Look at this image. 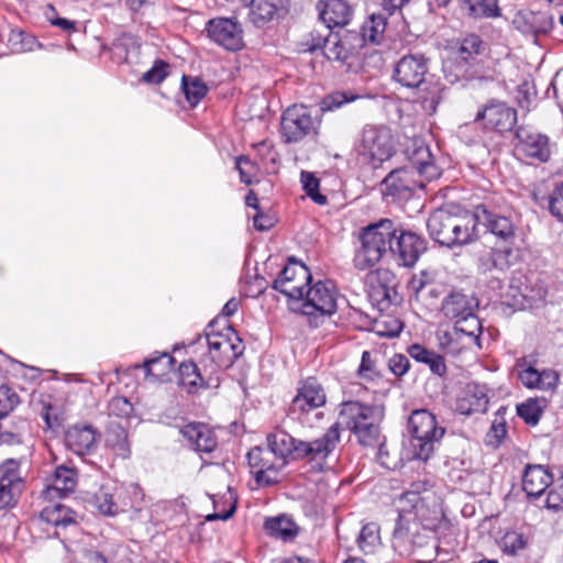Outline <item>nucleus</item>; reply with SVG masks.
I'll list each match as a JSON object with an SVG mask.
<instances>
[{
    "instance_id": "nucleus-1",
    "label": "nucleus",
    "mask_w": 563,
    "mask_h": 563,
    "mask_svg": "<svg viewBox=\"0 0 563 563\" xmlns=\"http://www.w3.org/2000/svg\"><path fill=\"white\" fill-rule=\"evenodd\" d=\"M382 412L373 406L358 401H346L341 405L338 421L325 432L334 431L336 440L333 451L340 442L341 430L351 431L363 446H375L380 439Z\"/></svg>"
},
{
    "instance_id": "nucleus-2",
    "label": "nucleus",
    "mask_w": 563,
    "mask_h": 563,
    "mask_svg": "<svg viewBox=\"0 0 563 563\" xmlns=\"http://www.w3.org/2000/svg\"><path fill=\"white\" fill-rule=\"evenodd\" d=\"M411 519L419 521L426 530H437L444 519L441 498L434 492H426L423 497L401 494L398 499V521L394 529L398 545H401L411 530L408 526Z\"/></svg>"
},
{
    "instance_id": "nucleus-3",
    "label": "nucleus",
    "mask_w": 563,
    "mask_h": 563,
    "mask_svg": "<svg viewBox=\"0 0 563 563\" xmlns=\"http://www.w3.org/2000/svg\"><path fill=\"white\" fill-rule=\"evenodd\" d=\"M396 232L398 231L389 219H382L361 229L353 257L354 267L358 271L369 269L386 256H390V243Z\"/></svg>"
},
{
    "instance_id": "nucleus-4",
    "label": "nucleus",
    "mask_w": 563,
    "mask_h": 563,
    "mask_svg": "<svg viewBox=\"0 0 563 563\" xmlns=\"http://www.w3.org/2000/svg\"><path fill=\"white\" fill-rule=\"evenodd\" d=\"M427 228L437 243L449 249L466 245L478 236L474 232L473 213L457 214L438 209L430 214Z\"/></svg>"
},
{
    "instance_id": "nucleus-5",
    "label": "nucleus",
    "mask_w": 563,
    "mask_h": 563,
    "mask_svg": "<svg viewBox=\"0 0 563 563\" xmlns=\"http://www.w3.org/2000/svg\"><path fill=\"white\" fill-rule=\"evenodd\" d=\"M334 440H336L334 431L325 432L320 439L313 441L295 439L284 430H276L266 438L267 446L285 461L288 456L295 460H324L333 452Z\"/></svg>"
},
{
    "instance_id": "nucleus-6",
    "label": "nucleus",
    "mask_w": 563,
    "mask_h": 563,
    "mask_svg": "<svg viewBox=\"0 0 563 563\" xmlns=\"http://www.w3.org/2000/svg\"><path fill=\"white\" fill-rule=\"evenodd\" d=\"M213 327L214 321H211L205 330L208 353L202 357L203 369L210 375L231 367L243 353L242 340L231 327L224 332H214Z\"/></svg>"
},
{
    "instance_id": "nucleus-7",
    "label": "nucleus",
    "mask_w": 563,
    "mask_h": 563,
    "mask_svg": "<svg viewBox=\"0 0 563 563\" xmlns=\"http://www.w3.org/2000/svg\"><path fill=\"white\" fill-rule=\"evenodd\" d=\"M477 306L476 298L461 291H452L442 300L441 312L454 322L456 335H466L474 342H478L482 323L475 314Z\"/></svg>"
},
{
    "instance_id": "nucleus-8",
    "label": "nucleus",
    "mask_w": 563,
    "mask_h": 563,
    "mask_svg": "<svg viewBox=\"0 0 563 563\" xmlns=\"http://www.w3.org/2000/svg\"><path fill=\"white\" fill-rule=\"evenodd\" d=\"M408 431L411 434V449L415 459L427 461L434 446L445 434V428L439 426L435 416L427 409H417L408 418Z\"/></svg>"
},
{
    "instance_id": "nucleus-9",
    "label": "nucleus",
    "mask_w": 563,
    "mask_h": 563,
    "mask_svg": "<svg viewBox=\"0 0 563 563\" xmlns=\"http://www.w3.org/2000/svg\"><path fill=\"white\" fill-rule=\"evenodd\" d=\"M361 155L367 157L374 167L389 159L394 152V139L386 126L366 125L357 145Z\"/></svg>"
},
{
    "instance_id": "nucleus-10",
    "label": "nucleus",
    "mask_w": 563,
    "mask_h": 563,
    "mask_svg": "<svg viewBox=\"0 0 563 563\" xmlns=\"http://www.w3.org/2000/svg\"><path fill=\"white\" fill-rule=\"evenodd\" d=\"M319 123L305 106L288 107L282 115L280 132L286 143H298L318 134Z\"/></svg>"
},
{
    "instance_id": "nucleus-11",
    "label": "nucleus",
    "mask_w": 563,
    "mask_h": 563,
    "mask_svg": "<svg viewBox=\"0 0 563 563\" xmlns=\"http://www.w3.org/2000/svg\"><path fill=\"white\" fill-rule=\"evenodd\" d=\"M249 465L258 486L267 487L279 482L278 473L287 461L282 460L268 446H255L246 455Z\"/></svg>"
},
{
    "instance_id": "nucleus-12",
    "label": "nucleus",
    "mask_w": 563,
    "mask_h": 563,
    "mask_svg": "<svg viewBox=\"0 0 563 563\" xmlns=\"http://www.w3.org/2000/svg\"><path fill=\"white\" fill-rule=\"evenodd\" d=\"M311 280L312 276L308 267L290 258L278 277L274 280L273 288L284 294L289 299L301 300Z\"/></svg>"
},
{
    "instance_id": "nucleus-13",
    "label": "nucleus",
    "mask_w": 563,
    "mask_h": 563,
    "mask_svg": "<svg viewBox=\"0 0 563 563\" xmlns=\"http://www.w3.org/2000/svg\"><path fill=\"white\" fill-rule=\"evenodd\" d=\"M336 290L331 282H317L308 287L301 299V312L306 316H331L336 311Z\"/></svg>"
},
{
    "instance_id": "nucleus-14",
    "label": "nucleus",
    "mask_w": 563,
    "mask_h": 563,
    "mask_svg": "<svg viewBox=\"0 0 563 563\" xmlns=\"http://www.w3.org/2000/svg\"><path fill=\"white\" fill-rule=\"evenodd\" d=\"M428 58L423 54L404 55L394 67L393 78L408 89H417L426 82Z\"/></svg>"
},
{
    "instance_id": "nucleus-15",
    "label": "nucleus",
    "mask_w": 563,
    "mask_h": 563,
    "mask_svg": "<svg viewBox=\"0 0 563 563\" xmlns=\"http://www.w3.org/2000/svg\"><path fill=\"white\" fill-rule=\"evenodd\" d=\"M126 495L128 490L123 487L102 485L98 492L93 494L89 504L100 515L114 517L133 507L132 503L128 500Z\"/></svg>"
},
{
    "instance_id": "nucleus-16",
    "label": "nucleus",
    "mask_w": 563,
    "mask_h": 563,
    "mask_svg": "<svg viewBox=\"0 0 563 563\" xmlns=\"http://www.w3.org/2000/svg\"><path fill=\"white\" fill-rule=\"evenodd\" d=\"M427 250V242L412 232L395 233L390 243V256L401 266L412 267Z\"/></svg>"
},
{
    "instance_id": "nucleus-17",
    "label": "nucleus",
    "mask_w": 563,
    "mask_h": 563,
    "mask_svg": "<svg viewBox=\"0 0 563 563\" xmlns=\"http://www.w3.org/2000/svg\"><path fill=\"white\" fill-rule=\"evenodd\" d=\"M473 218L475 233H477V225L481 224L506 244L512 243L516 229L508 217L500 216L489 210L485 205H478L473 212Z\"/></svg>"
},
{
    "instance_id": "nucleus-18",
    "label": "nucleus",
    "mask_w": 563,
    "mask_h": 563,
    "mask_svg": "<svg viewBox=\"0 0 563 563\" xmlns=\"http://www.w3.org/2000/svg\"><path fill=\"white\" fill-rule=\"evenodd\" d=\"M485 121V128L497 132L510 131L517 122V111L501 101H490L479 110L475 122Z\"/></svg>"
},
{
    "instance_id": "nucleus-19",
    "label": "nucleus",
    "mask_w": 563,
    "mask_h": 563,
    "mask_svg": "<svg viewBox=\"0 0 563 563\" xmlns=\"http://www.w3.org/2000/svg\"><path fill=\"white\" fill-rule=\"evenodd\" d=\"M325 402L327 395L322 385L314 377H308L300 383L289 410L292 413H305L324 406Z\"/></svg>"
},
{
    "instance_id": "nucleus-20",
    "label": "nucleus",
    "mask_w": 563,
    "mask_h": 563,
    "mask_svg": "<svg viewBox=\"0 0 563 563\" xmlns=\"http://www.w3.org/2000/svg\"><path fill=\"white\" fill-rule=\"evenodd\" d=\"M208 36L228 51L242 48V30L231 19L218 18L207 23Z\"/></svg>"
},
{
    "instance_id": "nucleus-21",
    "label": "nucleus",
    "mask_w": 563,
    "mask_h": 563,
    "mask_svg": "<svg viewBox=\"0 0 563 563\" xmlns=\"http://www.w3.org/2000/svg\"><path fill=\"white\" fill-rule=\"evenodd\" d=\"M288 12V0H252L247 19L255 27H264L285 18Z\"/></svg>"
},
{
    "instance_id": "nucleus-22",
    "label": "nucleus",
    "mask_w": 563,
    "mask_h": 563,
    "mask_svg": "<svg viewBox=\"0 0 563 563\" xmlns=\"http://www.w3.org/2000/svg\"><path fill=\"white\" fill-rule=\"evenodd\" d=\"M512 25L525 35L537 36L550 32L554 21L548 11L522 9L515 14Z\"/></svg>"
},
{
    "instance_id": "nucleus-23",
    "label": "nucleus",
    "mask_w": 563,
    "mask_h": 563,
    "mask_svg": "<svg viewBox=\"0 0 563 563\" xmlns=\"http://www.w3.org/2000/svg\"><path fill=\"white\" fill-rule=\"evenodd\" d=\"M325 45L324 56L329 60L346 63L358 53L362 47V38L357 32H346L343 35L333 33Z\"/></svg>"
},
{
    "instance_id": "nucleus-24",
    "label": "nucleus",
    "mask_w": 563,
    "mask_h": 563,
    "mask_svg": "<svg viewBox=\"0 0 563 563\" xmlns=\"http://www.w3.org/2000/svg\"><path fill=\"white\" fill-rule=\"evenodd\" d=\"M407 165L391 170L383 180V192L386 196L399 197L402 192H412L417 187L423 188L426 181Z\"/></svg>"
},
{
    "instance_id": "nucleus-25",
    "label": "nucleus",
    "mask_w": 563,
    "mask_h": 563,
    "mask_svg": "<svg viewBox=\"0 0 563 563\" xmlns=\"http://www.w3.org/2000/svg\"><path fill=\"white\" fill-rule=\"evenodd\" d=\"M517 148L526 156L547 162L550 157L549 137L537 131L519 128L516 131Z\"/></svg>"
},
{
    "instance_id": "nucleus-26",
    "label": "nucleus",
    "mask_w": 563,
    "mask_h": 563,
    "mask_svg": "<svg viewBox=\"0 0 563 563\" xmlns=\"http://www.w3.org/2000/svg\"><path fill=\"white\" fill-rule=\"evenodd\" d=\"M180 434L187 441L190 449L202 452H212L218 444L217 437L212 429L201 422H190L180 429Z\"/></svg>"
},
{
    "instance_id": "nucleus-27",
    "label": "nucleus",
    "mask_w": 563,
    "mask_h": 563,
    "mask_svg": "<svg viewBox=\"0 0 563 563\" xmlns=\"http://www.w3.org/2000/svg\"><path fill=\"white\" fill-rule=\"evenodd\" d=\"M486 385L467 384L457 399L456 408L462 415L484 413L488 408L489 398Z\"/></svg>"
},
{
    "instance_id": "nucleus-28",
    "label": "nucleus",
    "mask_w": 563,
    "mask_h": 563,
    "mask_svg": "<svg viewBox=\"0 0 563 563\" xmlns=\"http://www.w3.org/2000/svg\"><path fill=\"white\" fill-rule=\"evenodd\" d=\"M98 432L91 424H74L66 430L65 444L74 453L84 455L97 446Z\"/></svg>"
},
{
    "instance_id": "nucleus-29",
    "label": "nucleus",
    "mask_w": 563,
    "mask_h": 563,
    "mask_svg": "<svg viewBox=\"0 0 563 563\" xmlns=\"http://www.w3.org/2000/svg\"><path fill=\"white\" fill-rule=\"evenodd\" d=\"M533 539V529L530 525L522 523L507 529L498 544L503 553L517 556L526 551Z\"/></svg>"
},
{
    "instance_id": "nucleus-30",
    "label": "nucleus",
    "mask_w": 563,
    "mask_h": 563,
    "mask_svg": "<svg viewBox=\"0 0 563 563\" xmlns=\"http://www.w3.org/2000/svg\"><path fill=\"white\" fill-rule=\"evenodd\" d=\"M317 8L320 20L328 29L349 24L353 13L346 0H320Z\"/></svg>"
},
{
    "instance_id": "nucleus-31",
    "label": "nucleus",
    "mask_w": 563,
    "mask_h": 563,
    "mask_svg": "<svg viewBox=\"0 0 563 563\" xmlns=\"http://www.w3.org/2000/svg\"><path fill=\"white\" fill-rule=\"evenodd\" d=\"M553 481L552 474L542 465H527L522 475V489L530 498L540 497Z\"/></svg>"
},
{
    "instance_id": "nucleus-32",
    "label": "nucleus",
    "mask_w": 563,
    "mask_h": 563,
    "mask_svg": "<svg viewBox=\"0 0 563 563\" xmlns=\"http://www.w3.org/2000/svg\"><path fill=\"white\" fill-rule=\"evenodd\" d=\"M371 291L369 296L379 303L389 305L396 296V277L388 269H377L368 276Z\"/></svg>"
},
{
    "instance_id": "nucleus-33",
    "label": "nucleus",
    "mask_w": 563,
    "mask_h": 563,
    "mask_svg": "<svg viewBox=\"0 0 563 563\" xmlns=\"http://www.w3.org/2000/svg\"><path fill=\"white\" fill-rule=\"evenodd\" d=\"M409 168L424 181L435 179L440 172L433 162V156L427 145H419L409 154Z\"/></svg>"
},
{
    "instance_id": "nucleus-34",
    "label": "nucleus",
    "mask_w": 563,
    "mask_h": 563,
    "mask_svg": "<svg viewBox=\"0 0 563 563\" xmlns=\"http://www.w3.org/2000/svg\"><path fill=\"white\" fill-rule=\"evenodd\" d=\"M393 540L395 538L393 537ZM407 543L412 544L411 552L417 556V560L423 563H431L437 556L438 545L432 538H426L420 536V533L408 532L407 538L401 542V545H398V542L394 541V547L404 551H408Z\"/></svg>"
},
{
    "instance_id": "nucleus-35",
    "label": "nucleus",
    "mask_w": 563,
    "mask_h": 563,
    "mask_svg": "<svg viewBox=\"0 0 563 563\" xmlns=\"http://www.w3.org/2000/svg\"><path fill=\"white\" fill-rule=\"evenodd\" d=\"M40 519L56 528L54 534L57 538L60 537V532L58 531L59 529H77L78 527L76 514L69 507L62 504L45 507L40 512Z\"/></svg>"
},
{
    "instance_id": "nucleus-36",
    "label": "nucleus",
    "mask_w": 563,
    "mask_h": 563,
    "mask_svg": "<svg viewBox=\"0 0 563 563\" xmlns=\"http://www.w3.org/2000/svg\"><path fill=\"white\" fill-rule=\"evenodd\" d=\"M514 250L510 244H506L504 247H492L481 255L478 260V266L482 272H490L493 269L506 271L512 262Z\"/></svg>"
},
{
    "instance_id": "nucleus-37",
    "label": "nucleus",
    "mask_w": 563,
    "mask_h": 563,
    "mask_svg": "<svg viewBox=\"0 0 563 563\" xmlns=\"http://www.w3.org/2000/svg\"><path fill=\"white\" fill-rule=\"evenodd\" d=\"M76 485V471L65 465H59L54 472L53 484L46 488L45 494L51 498L55 496H65L74 492Z\"/></svg>"
},
{
    "instance_id": "nucleus-38",
    "label": "nucleus",
    "mask_w": 563,
    "mask_h": 563,
    "mask_svg": "<svg viewBox=\"0 0 563 563\" xmlns=\"http://www.w3.org/2000/svg\"><path fill=\"white\" fill-rule=\"evenodd\" d=\"M521 383L528 388H538L550 390L556 386L558 375L552 371L539 372L532 366L522 369L519 373Z\"/></svg>"
},
{
    "instance_id": "nucleus-39",
    "label": "nucleus",
    "mask_w": 563,
    "mask_h": 563,
    "mask_svg": "<svg viewBox=\"0 0 563 563\" xmlns=\"http://www.w3.org/2000/svg\"><path fill=\"white\" fill-rule=\"evenodd\" d=\"M264 528L269 536L285 541L298 534L297 525L286 515L266 519Z\"/></svg>"
},
{
    "instance_id": "nucleus-40",
    "label": "nucleus",
    "mask_w": 563,
    "mask_h": 563,
    "mask_svg": "<svg viewBox=\"0 0 563 563\" xmlns=\"http://www.w3.org/2000/svg\"><path fill=\"white\" fill-rule=\"evenodd\" d=\"M106 444L109 446L117 456L128 459L131 450L128 440L126 430L120 424L112 423L106 434Z\"/></svg>"
},
{
    "instance_id": "nucleus-41",
    "label": "nucleus",
    "mask_w": 563,
    "mask_h": 563,
    "mask_svg": "<svg viewBox=\"0 0 563 563\" xmlns=\"http://www.w3.org/2000/svg\"><path fill=\"white\" fill-rule=\"evenodd\" d=\"M462 9L472 18H497L500 15L497 0H463Z\"/></svg>"
},
{
    "instance_id": "nucleus-42",
    "label": "nucleus",
    "mask_w": 563,
    "mask_h": 563,
    "mask_svg": "<svg viewBox=\"0 0 563 563\" xmlns=\"http://www.w3.org/2000/svg\"><path fill=\"white\" fill-rule=\"evenodd\" d=\"M386 29V18L380 14H372L363 24L360 37L362 45L366 42L371 44H379L384 37Z\"/></svg>"
},
{
    "instance_id": "nucleus-43",
    "label": "nucleus",
    "mask_w": 563,
    "mask_h": 563,
    "mask_svg": "<svg viewBox=\"0 0 563 563\" xmlns=\"http://www.w3.org/2000/svg\"><path fill=\"white\" fill-rule=\"evenodd\" d=\"M181 88L187 101L194 107L200 102L208 91V87L200 78L190 76H183Z\"/></svg>"
},
{
    "instance_id": "nucleus-44",
    "label": "nucleus",
    "mask_w": 563,
    "mask_h": 563,
    "mask_svg": "<svg viewBox=\"0 0 563 563\" xmlns=\"http://www.w3.org/2000/svg\"><path fill=\"white\" fill-rule=\"evenodd\" d=\"M544 408V399L530 398L517 406L518 416L529 426H537Z\"/></svg>"
},
{
    "instance_id": "nucleus-45",
    "label": "nucleus",
    "mask_w": 563,
    "mask_h": 563,
    "mask_svg": "<svg viewBox=\"0 0 563 563\" xmlns=\"http://www.w3.org/2000/svg\"><path fill=\"white\" fill-rule=\"evenodd\" d=\"M483 48V41L476 34H470L463 38L456 52V59L471 63L477 55L481 54Z\"/></svg>"
},
{
    "instance_id": "nucleus-46",
    "label": "nucleus",
    "mask_w": 563,
    "mask_h": 563,
    "mask_svg": "<svg viewBox=\"0 0 563 563\" xmlns=\"http://www.w3.org/2000/svg\"><path fill=\"white\" fill-rule=\"evenodd\" d=\"M19 404V396L11 390L5 385L0 386V420H3L7 418L8 413L12 411L15 406ZM18 420H22L19 418ZM0 424L2 426L1 431L4 430H14L15 427L19 424V421L12 422V428H8L2 421H0Z\"/></svg>"
},
{
    "instance_id": "nucleus-47",
    "label": "nucleus",
    "mask_w": 563,
    "mask_h": 563,
    "mask_svg": "<svg viewBox=\"0 0 563 563\" xmlns=\"http://www.w3.org/2000/svg\"><path fill=\"white\" fill-rule=\"evenodd\" d=\"M379 529L376 523L369 522L363 526L357 537V545L365 554L372 553L379 544Z\"/></svg>"
},
{
    "instance_id": "nucleus-48",
    "label": "nucleus",
    "mask_w": 563,
    "mask_h": 563,
    "mask_svg": "<svg viewBox=\"0 0 563 563\" xmlns=\"http://www.w3.org/2000/svg\"><path fill=\"white\" fill-rule=\"evenodd\" d=\"M178 371L180 384L183 386L198 387L203 386L206 384L203 376L199 371L197 364L191 361L183 362L179 365Z\"/></svg>"
},
{
    "instance_id": "nucleus-49",
    "label": "nucleus",
    "mask_w": 563,
    "mask_h": 563,
    "mask_svg": "<svg viewBox=\"0 0 563 563\" xmlns=\"http://www.w3.org/2000/svg\"><path fill=\"white\" fill-rule=\"evenodd\" d=\"M303 190L317 205L324 206L328 199L324 195L319 192L320 181L310 172H301L300 177Z\"/></svg>"
},
{
    "instance_id": "nucleus-50",
    "label": "nucleus",
    "mask_w": 563,
    "mask_h": 563,
    "mask_svg": "<svg viewBox=\"0 0 563 563\" xmlns=\"http://www.w3.org/2000/svg\"><path fill=\"white\" fill-rule=\"evenodd\" d=\"M357 375L364 382H375L382 377L380 371L377 368V361L368 351H364L362 354Z\"/></svg>"
},
{
    "instance_id": "nucleus-51",
    "label": "nucleus",
    "mask_w": 563,
    "mask_h": 563,
    "mask_svg": "<svg viewBox=\"0 0 563 563\" xmlns=\"http://www.w3.org/2000/svg\"><path fill=\"white\" fill-rule=\"evenodd\" d=\"M442 87L439 84H428L424 88V95L421 96V104L426 112L432 114L437 111L442 100Z\"/></svg>"
},
{
    "instance_id": "nucleus-52",
    "label": "nucleus",
    "mask_w": 563,
    "mask_h": 563,
    "mask_svg": "<svg viewBox=\"0 0 563 563\" xmlns=\"http://www.w3.org/2000/svg\"><path fill=\"white\" fill-rule=\"evenodd\" d=\"M172 362L173 357L168 353H163L158 357L146 360L143 367L147 375L159 376L168 371Z\"/></svg>"
},
{
    "instance_id": "nucleus-53",
    "label": "nucleus",
    "mask_w": 563,
    "mask_h": 563,
    "mask_svg": "<svg viewBox=\"0 0 563 563\" xmlns=\"http://www.w3.org/2000/svg\"><path fill=\"white\" fill-rule=\"evenodd\" d=\"M21 492L22 487L0 482V509L13 507Z\"/></svg>"
},
{
    "instance_id": "nucleus-54",
    "label": "nucleus",
    "mask_w": 563,
    "mask_h": 563,
    "mask_svg": "<svg viewBox=\"0 0 563 563\" xmlns=\"http://www.w3.org/2000/svg\"><path fill=\"white\" fill-rule=\"evenodd\" d=\"M109 415L118 418H130L134 408L130 400L125 397H114L108 405Z\"/></svg>"
},
{
    "instance_id": "nucleus-55",
    "label": "nucleus",
    "mask_w": 563,
    "mask_h": 563,
    "mask_svg": "<svg viewBox=\"0 0 563 563\" xmlns=\"http://www.w3.org/2000/svg\"><path fill=\"white\" fill-rule=\"evenodd\" d=\"M331 29H328L324 25L323 32L319 30H313L309 34V38L306 41V46L309 52H314L319 48H321L323 52L325 51V45L329 44L330 36L333 35V33L330 31Z\"/></svg>"
},
{
    "instance_id": "nucleus-56",
    "label": "nucleus",
    "mask_w": 563,
    "mask_h": 563,
    "mask_svg": "<svg viewBox=\"0 0 563 563\" xmlns=\"http://www.w3.org/2000/svg\"><path fill=\"white\" fill-rule=\"evenodd\" d=\"M167 68V63L156 60L153 67L143 75V80L148 84H161L168 75Z\"/></svg>"
},
{
    "instance_id": "nucleus-57",
    "label": "nucleus",
    "mask_w": 563,
    "mask_h": 563,
    "mask_svg": "<svg viewBox=\"0 0 563 563\" xmlns=\"http://www.w3.org/2000/svg\"><path fill=\"white\" fill-rule=\"evenodd\" d=\"M409 367V360L404 354H395L388 360V368L397 377L404 376Z\"/></svg>"
},
{
    "instance_id": "nucleus-58",
    "label": "nucleus",
    "mask_w": 563,
    "mask_h": 563,
    "mask_svg": "<svg viewBox=\"0 0 563 563\" xmlns=\"http://www.w3.org/2000/svg\"><path fill=\"white\" fill-rule=\"evenodd\" d=\"M545 507L554 510L563 508V483L548 493Z\"/></svg>"
},
{
    "instance_id": "nucleus-59",
    "label": "nucleus",
    "mask_w": 563,
    "mask_h": 563,
    "mask_svg": "<svg viewBox=\"0 0 563 563\" xmlns=\"http://www.w3.org/2000/svg\"><path fill=\"white\" fill-rule=\"evenodd\" d=\"M349 99L340 92L332 93L327 96L321 102L322 111H332L336 108H340L342 104L346 103Z\"/></svg>"
},
{
    "instance_id": "nucleus-60",
    "label": "nucleus",
    "mask_w": 563,
    "mask_h": 563,
    "mask_svg": "<svg viewBox=\"0 0 563 563\" xmlns=\"http://www.w3.org/2000/svg\"><path fill=\"white\" fill-rule=\"evenodd\" d=\"M549 209L555 218L563 221V194L559 189H555L551 195Z\"/></svg>"
},
{
    "instance_id": "nucleus-61",
    "label": "nucleus",
    "mask_w": 563,
    "mask_h": 563,
    "mask_svg": "<svg viewBox=\"0 0 563 563\" xmlns=\"http://www.w3.org/2000/svg\"><path fill=\"white\" fill-rule=\"evenodd\" d=\"M423 363L429 366L430 371L433 374H437L439 376L444 375L446 371L444 357L435 352H432L430 357H428V361Z\"/></svg>"
},
{
    "instance_id": "nucleus-62",
    "label": "nucleus",
    "mask_w": 563,
    "mask_h": 563,
    "mask_svg": "<svg viewBox=\"0 0 563 563\" xmlns=\"http://www.w3.org/2000/svg\"><path fill=\"white\" fill-rule=\"evenodd\" d=\"M253 224L258 231H267L275 224V219L268 214H265L261 210L253 217Z\"/></svg>"
},
{
    "instance_id": "nucleus-63",
    "label": "nucleus",
    "mask_w": 563,
    "mask_h": 563,
    "mask_svg": "<svg viewBox=\"0 0 563 563\" xmlns=\"http://www.w3.org/2000/svg\"><path fill=\"white\" fill-rule=\"evenodd\" d=\"M48 11L55 13V8L53 5H48L47 7V11H46V15L49 20V22L52 23V25L54 26H57L64 31H73L75 30V22L74 21H70L68 19H65V18H51L49 14H48Z\"/></svg>"
},
{
    "instance_id": "nucleus-64",
    "label": "nucleus",
    "mask_w": 563,
    "mask_h": 563,
    "mask_svg": "<svg viewBox=\"0 0 563 563\" xmlns=\"http://www.w3.org/2000/svg\"><path fill=\"white\" fill-rule=\"evenodd\" d=\"M409 355L417 362L423 363L428 361L433 351L427 350L420 344H412L408 349Z\"/></svg>"
}]
</instances>
